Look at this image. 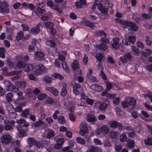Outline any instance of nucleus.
I'll return each instance as SVG.
<instances>
[{"mask_svg": "<svg viewBox=\"0 0 152 152\" xmlns=\"http://www.w3.org/2000/svg\"><path fill=\"white\" fill-rule=\"evenodd\" d=\"M107 107V104L104 102H101L99 106V108L101 110H103Z\"/></svg>", "mask_w": 152, "mask_h": 152, "instance_id": "obj_41", "label": "nucleus"}, {"mask_svg": "<svg viewBox=\"0 0 152 152\" xmlns=\"http://www.w3.org/2000/svg\"><path fill=\"white\" fill-rule=\"evenodd\" d=\"M34 69H35L34 71L38 73L43 72L45 70L44 67L42 65H37Z\"/></svg>", "mask_w": 152, "mask_h": 152, "instance_id": "obj_19", "label": "nucleus"}, {"mask_svg": "<svg viewBox=\"0 0 152 152\" xmlns=\"http://www.w3.org/2000/svg\"><path fill=\"white\" fill-rule=\"evenodd\" d=\"M144 141L146 145H152V138H148L146 140Z\"/></svg>", "mask_w": 152, "mask_h": 152, "instance_id": "obj_49", "label": "nucleus"}, {"mask_svg": "<svg viewBox=\"0 0 152 152\" xmlns=\"http://www.w3.org/2000/svg\"><path fill=\"white\" fill-rule=\"evenodd\" d=\"M86 120L89 122H94L95 120V116L92 115L88 114L86 117Z\"/></svg>", "mask_w": 152, "mask_h": 152, "instance_id": "obj_32", "label": "nucleus"}, {"mask_svg": "<svg viewBox=\"0 0 152 152\" xmlns=\"http://www.w3.org/2000/svg\"><path fill=\"white\" fill-rule=\"evenodd\" d=\"M91 88L95 91H99L101 90V87L99 85H91Z\"/></svg>", "mask_w": 152, "mask_h": 152, "instance_id": "obj_29", "label": "nucleus"}, {"mask_svg": "<svg viewBox=\"0 0 152 152\" xmlns=\"http://www.w3.org/2000/svg\"><path fill=\"white\" fill-rule=\"evenodd\" d=\"M125 25L127 27H130L132 31H137L138 29V27L134 23L126 21L125 22Z\"/></svg>", "mask_w": 152, "mask_h": 152, "instance_id": "obj_12", "label": "nucleus"}, {"mask_svg": "<svg viewBox=\"0 0 152 152\" xmlns=\"http://www.w3.org/2000/svg\"><path fill=\"white\" fill-rule=\"evenodd\" d=\"M126 139V136L125 134H122L120 136V140L121 142H124Z\"/></svg>", "mask_w": 152, "mask_h": 152, "instance_id": "obj_43", "label": "nucleus"}, {"mask_svg": "<svg viewBox=\"0 0 152 152\" xmlns=\"http://www.w3.org/2000/svg\"><path fill=\"white\" fill-rule=\"evenodd\" d=\"M86 102L88 104L92 105L94 103V101L92 99L88 98L86 99Z\"/></svg>", "mask_w": 152, "mask_h": 152, "instance_id": "obj_59", "label": "nucleus"}, {"mask_svg": "<svg viewBox=\"0 0 152 152\" xmlns=\"http://www.w3.org/2000/svg\"><path fill=\"white\" fill-rule=\"evenodd\" d=\"M5 50L3 47L0 48V57L2 58H5L4 52Z\"/></svg>", "mask_w": 152, "mask_h": 152, "instance_id": "obj_40", "label": "nucleus"}, {"mask_svg": "<svg viewBox=\"0 0 152 152\" xmlns=\"http://www.w3.org/2000/svg\"><path fill=\"white\" fill-rule=\"evenodd\" d=\"M76 140L77 142L81 145H84L86 143V141L84 139L81 137H77Z\"/></svg>", "mask_w": 152, "mask_h": 152, "instance_id": "obj_36", "label": "nucleus"}, {"mask_svg": "<svg viewBox=\"0 0 152 152\" xmlns=\"http://www.w3.org/2000/svg\"><path fill=\"white\" fill-rule=\"evenodd\" d=\"M102 132L104 134H107L109 131L108 127L106 125H103L101 126Z\"/></svg>", "mask_w": 152, "mask_h": 152, "instance_id": "obj_28", "label": "nucleus"}, {"mask_svg": "<svg viewBox=\"0 0 152 152\" xmlns=\"http://www.w3.org/2000/svg\"><path fill=\"white\" fill-rule=\"evenodd\" d=\"M100 41L102 43L98 45V49L102 51H105L107 48L106 44L110 43L108 39H101Z\"/></svg>", "mask_w": 152, "mask_h": 152, "instance_id": "obj_4", "label": "nucleus"}, {"mask_svg": "<svg viewBox=\"0 0 152 152\" xmlns=\"http://www.w3.org/2000/svg\"><path fill=\"white\" fill-rule=\"evenodd\" d=\"M46 102L49 104H52L54 103V101L51 98L48 97L46 99Z\"/></svg>", "mask_w": 152, "mask_h": 152, "instance_id": "obj_57", "label": "nucleus"}, {"mask_svg": "<svg viewBox=\"0 0 152 152\" xmlns=\"http://www.w3.org/2000/svg\"><path fill=\"white\" fill-rule=\"evenodd\" d=\"M43 122L42 121H37L34 124V127H37L41 126L43 124Z\"/></svg>", "mask_w": 152, "mask_h": 152, "instance_id": "obj_54", "label": "nucleus"}, {"mask_svg": "<svg viewBox=\"0 0 152 152\" xmlns=\"http://www.w3.org/2000/svg\"><path fill=\"white\" fill-rule=\"evenodd\" d=\"M4 84L5 86L6 89L8 91H12L14 92L18 91V87L15 86L10 82L7 80L4 81Z\"/></svg>", "mask_w": 152, "mask_h": 152, "instance_id": "obj_2", "label": "nucleus"}, {"mask_svg": "<svg viewBox=\"0 0 152 152\" xmlns=\"http://www.w3.org/2000/svg\"><path fill=\"white\" fill-rule=\"evenodd\" d=\"M15 111V112H17L19 113L21 112L22 111V108L20 107L19 105L18 106L16 107L15 109H13Z\"/></svg>", "mask_w": 152, "mask_h": 152, "instance_id": "obj_63", "label": "nucleus"}, {"mask_svg": "<svg viewBox=\"0 0 152 152\" xmlns=\"http://www.w3.org/2000/svg\"><path fill=\"white\" fill-rule=\"evenodd\" d=\"M52 80L51 77L48 76H45L43 78V81L47 83H50Z\"/></svg>", "mask_w": 152, "mask_h": 152, "instance_id": "obj_35", "label": "nucleus"}, {"mask_svg": "<svg viewBox=\"0 0 152 152\" xmlns=\"http://www.w3.org/2000/svg\"><path fill=\"white\" fill-rule=\"evenodd\" d=\"M58 122L61 124H64L66 122L65 120L64 117L62 116H60L58 118Z\"/></svg>", "mask_w": 152, "mask_h": 152, "instance_id": "obj_48", "label": "nucleus"}, {"mask_svg": "<svg viewBox=\"0 0 152 152\" xmlns=\"http://www.w3.org/2000/svg\"><path fill=\"white\" fill-rule=\"evenodd\" d=\"M132 58V55L129 52H126L123 56L121 57L119 59L123 63H126L128 60H130Z\"/></svg>", "mask_w": 152, "mask_h": 152, "instance_id": "obj_7", "label": "nucleus"}, {"mask_svg": "<svg viewBox=\"0 0 152 152\" xmlns=\"http://www.w3.org/2000/svg\"><path fill=\"white\" fill-rule=\"evenodd\" d=\"M127 146L129 148H133L135 146V142L134 140H129L128 142Z\"/></svg>", "mask_w": 152, "mask_h": 152, "instance_id": "obj_38", "label": "nucleus"}, {"mask_svg": "<svg viewBox=\"0 0 152 152\" xmlns=\"http://www.w3.org/2000/svg\"><path fill=\"white\" fill-rule=\"evenodd\" d=\"M25 64L24 62L23 61H18L17 64V66L19 69L21 68L24 67Z\"/></svg>", "mask_w": 152, "mask_h": 152, "instance_id": "obj_44", "label": "nucleus"}, {"mask_svg": "<svg viewBox=\"0 0 152 152\" xmlns=\"http://www.w3.org/2000/svg\"><path fill=\"white\" fill-rule=\"evenodd\" d=\"M64 140L62 138H59L56 140L57 143L62 145L64 143Z\"/></svg>", "mask_w": 152, "mask_h": 152, "instance_id": "obj_58", "label": "nucleus"}, {"mask_svg": "<svg viewBox=\"0 0 152 152\" xmlns=\"http://www.w3.org/2000/svg\"><path fill=\"white\" fill-rule=\"evenodd\" d=\"M103 144L104 146L108 147H110L111 145L110 143L107 139H106L104 140Z\"/></svg>", "mask_w": 152, "mask_h": 152, "instance_id": "obj_51", "label": "nucleus"}, {"mask_svg": "<svg viewBox=\"0 0 152 152\" xmlns=\"http://www.w3.org/2000/svg\"><path fill=\"white\" fill-rule=\"evenodd\" d=\"M72 67L74 71V75L76 76L77 74L80 75L82 74L81 70L80 69L79 64L76 60H74L72 62Z\"/></svg>", "mask_w": 152, "mask_h": 152, "instance_id": "obj_3", "label": "nucleus"}, {"mask_svg": "<svg viewBox=\"0 0 152 152\" xmlns=\"http://www.w3.org/2000/svg\"><path fill=\"white\" fill-rule=\"evenodd\" d=\"M46 27L48 28H51L53 27V23L51 22H47L44 23Z\"/></svg>", "mask_w": 152, "mask_h": 152, "instance_id": "obj_45", "label": "nucleus"}, {"mask_svg": "<svg viewBox=\"0 0 152 152\" xmlns=\"http://www.w3.org/2000/svg\"><path fill=\"white\" fill-rule=\"evenodd\" d=\"M18 130L19 131V137H20L24 136V135L25 134V132L24 130L22 129H20L19 130V129H18Z\"/></svg>", "mask_w": 152, "mask_h": 152, "instance_id": "obj_47", "label": "nucleus"}, {"mask_svg": "<svg viewBox=\"0 0 152 152\" xmlns=\"http://www.w3.org/2000/svg\"><path fill=\"white\" fill-rule=\"evenodd\" d=\"M113 43L111 45L112 47L115 49H117L119 48V44L118 41L119 40V39H113Z\"/></svg>", "mask_w": 152, "mask_h": 152, "instance_id": "obj_20", "label": "nucleus"}, {"mask_svg": "<svg viewBox=\"0 0 152 152\" xmlns=\"http://www.w3.org/2000/svg\"><path fill=\"white\" fill-rule=\"evenodd\" d=\"M10 10L7 4L4 2H1L0 1V12L2 13H8Z\"/></svg>", "mask_w": 152, "mask_h": 152, "instance_id": "obj_5", "label": "nucleus"}, {"mask_svg": "<svg viewBox=\"0 0 152 152\" xmlns=\"http://www.w3.org/2000/svg\"><path fill=\"white\" fill-rule=\"evenodd\" d=\"M41 24L40 22L35 27L31 28L30 31V33L31 34H35L39 33L41 31L40 27Z\"/></svg>", "mask_w": 152, "mask_h": 152, "instance_id": "obj_10", "label": "nucleus"}, {"mask_svg": "<svg viewBox=\"0 0 152 152\" xmlns=\"http://www.w3.org/2000/svg\"><path fill=\"white\" fill-rule=\"evenodd\" d=\"M132 50L137 55L140 52V50L138 48L135 46H133L132 47Z\"/></svg>", "mask_w": 152, "mask_h": 152, "instance_id": "obj_55", "label": "nucleus"}, {"mask_svg": "<svg viewBox=\"0 0 152 152\" xmlns=\"http://www.w3.org/2000/svg\"><path fill=\"white\" fill-rule=\"evenodd\" d=\"M15 84L21 89H24L28 86L27 82L25 81H22L21 82L16 81L15 82Z\"/></svg>", "mask_w": 152, "mask_h": 152, "instance_id": "obj_13", "label": "nucleus"}, {"mask_svg": "<svg viewBox=\"0 0 152 152\" xmlns=\"http://www.w3.org/2000/svg\"><path fill=\"white\" fill-rule=\"evenodd\" d=\"M45 44L51 47L54 46L56 45L55 42L51 40H46Z\"/></svg>", "mask_w": 152, "mask_h": 152, "instance_id": "obj_34", "label": "nucleus"}, {"mask_svg": "<svg viewBox=\"0 0 152 152\" xmlns=\"http://www.w3.org/2000/svg\"><path fill=\"white\" fill-rule=\"evenodd\" d=\"M22 117L26 118L27 115H28V111L27 110H24L23 111L22 113Z\"/></svg>", "mask_w": 152, "mask_h": 152, "instance_id": "obj_52", "label": "nucleus"}, {"mask_svg": "<svg viewBox=\"0 0 152 152\" xmlns=\"http://www.w3.org/2000/svg\"><path fill=\"white\" fill-rule=\"evenodd\" d=\"M99 148L97 147L92 145L89 147L87 151L88 152H97Z\"/></svg>", "mask_w": 152, "mask_h": 152, "instance_id": "obj_27", "label": "nucleus"}, {"mask_svg": "<svg viewBox=\"0 0 152 152\" xmlns=\"http://www.w3.org/2000/svg\"><path fill=\"white\" fill-rule=\"evenodd\" d=\"M55 135V133L52 130H50L47 133L46 137L48 139H50Z\"/></svg>", "mask_w": 152, "mask_h": 152, "instance_id": "obj_33", "label": "nucleus"}, {"mask_svg": "<svg viewBox=\"0 0 152 152\" xmlns=\"http://www.w3.org/2000/svg\"><path fill=\"white\" fill-rule=\"evenodd\" d=\"M6 117L5 115H0V119L1 120L3 121L5 124H7L10 123V120H7Z\"/></svg>", "mask_w": 152, "mask_h": 152, "instance_id": "obj_37", "label": "nucleus"}, {"mask_svg": "<svg viewBox=\"0 0 152 152\" xmlns=\"http://www.w3.org/2000/svg\"><path fill=\"white\" fill-rule=\"evenodd\" d=\"M80 134L81 136H83L85 135L86 133L88 132V130L86 122H82L80 125Z\"/></svg>", "mask_w": 152, "mask_h": 152, "instance_id": "obj_6", "label": "nucleus"}, {"mask_svg": "<svg viewBox=\"0 0 152 152\" xmlns=\"http://www.w3.org/2000/svg\"><path fill=\"white\" fill-rule=\"evenodd\" d=\"M95 34L97 37L104 36V37H102V38H107L105 37L107 36V34L103 30L96 31L95 33Z\"/></svg>", "mask_w": 152, "mask_h": 152, "instance_id": "obj_17", "label": "nucleus"}, {"mask_svg": "<svg viewBox=\"0 0 152 152\" xmlns=\"http://www.w3.org/2000/svg\"><path fill=\"white\" fill-rule=\"evenodd\" d=\"M111 126L114 129L118 128L119 132H120L121 130L123 129L124 127L121 123L115 121H113L111 122Z\"/></svg>", "mask_w": 152, "mask_h": 152, "instance_id": "obj_9", "label": "nucleus"}, {"mask_svg": "<svg viewBox=\"0 0 152 152\" xmlns=\"http://www.w3.org/2000/svg\"><path fill=\"white\" fill-rule=\"evenodd\" d=\"M110 135L111 137L113 139L115 138L117 136V133L115 131L110 132Z\"/></svg>", "mask_w": 152, "mask_h": 152, "instance_id": "obj_53", "label": "nucleus"}, {"mask_svg": "<svg viewBox=\"0 0 152 152\" xmlns=\"http://www.w3.org/2000/svg\"><path fill=\"white\" fill-rule=\"evenodd\" d=\"M12 139L11 136L9 134H4L1 138V142L5 144L10 143Z\"/></svg>", "mask_w": 152, "mask_h": 152, "instance_id": "obj_8", "label": "nucleus"}, {"mask_svg": "<svg viewBox=\"0 0 152 152\" xmlns=\"http://www.w3.org/2000/svg\"><path fill=\"white\" fill-rule=\"evenodd\" d=\"M61 64L63 68L64 69L66 70L68 69L66 63L65 61H62Z\"/></svg>", "mask_w": 152, "mask_h": 152, "instance_id": "obj_60", "label": "nucleus"}, {"mask_svg": "<svg viewBox=\"0 0 152 152\" xmlns=\"http://www.w3.org/2000/svg\"><path fill=\"white\" fill-rule=\"evenodd\" d=\"M45 89L47 91L52 93L55 96H57L58 94V91L54 87H46L45 88Z\"/></svg>", "mask_w": 152, "mask_h": 152, "instance_id": "obj_16", "label": "nucleus"}, {"mask_svg": "<svg viewBox=\"0 0 152 152\" xmlns=\"http://www.w3.org/2000/svg\"><path fill=\"white\" fill-rule=\"evenodd\" d=\"M142 15L143 18L145 19H148L151 18V16L149 15L146 13H142Z\"/></svg>", "mask_w": 152, "mask_h": 152, "instance_id": "obj_62", "label": "nucleus"}, {"mask_svg": "<svg viewBox=\"0 0 152 152\" xmlns=\"http://www.w3.org/2000/svg\"><path fill=\"white\" fill-rule=\"evenodd\" d=\"M17 123L18 124H23V126L25 127H27L28 126V124L26 122L25 119L21 118L19 120H17L16 121Z\"/></svg>", "mask_w": 152, "mask_h": 152, "instance_id": "obj_24", "label": "nucleus"}, {"mask_svg": "<svg viewBox=\"0 0 152 152\" xmlns=\"http://www.w3.org/2000/svg\"><path fill=\"white\" fill-rule=\"evenodd\" d=\"M36 58L37 60H40L43 58L45 55L44 53L40 51H38L36 52L35 54Z\"/></svg>", "mask_w": 152, "mask_h": 152, "instance_id": "obj_23", "label": "nucleus"}, {"mask_svg": "<svg viewBox=\"0 0 152 152\" xmlns=\"http://www.w3.org/2000/svg\"><path fill=\"white\" fill-rule=\"evenodd\" d=\"M56 29L53 27L50 29V33L53 36H54L56 33Z\"/></svg>", "mask_w": 152, "mask_h": 152, "instance_id": "obj_64", "label": "nucleus"}, {"mask_svg": "<svg viewBox=\"0 0 152 152\" xmlns=\"http://www.w3.org/2000/svg\"><path fill=\"white\" fill-rule=\"evenodd\" d=\"M37 11L39 13L41 14H45L46 11L45 9L39 8V9H37L36 11H34L33 12L36 14V15L37 16H38L39 14V13L37 12Z\"/></svg>", "mask_w": 152, "mask_h": 152, "instance_id": "obj_26", "label": "nucleus"}, {"mask_svg": "<svg viewBox=\"0 0 152 152\" xmlns=\"http://www.w3.org/2000/svg\"><path fill=\"white\" fill-rule=\"evenodd\" d=\"M98 9L99 10L101 11L102 13L106 14L108 11V8L107 7H104L103 5L100 3L97 5Z\"/></svg>", "mask_w": 152, "mask_h": 152, "instance_id": "obj_14", "label": "nucleus"}, {"mask_svg": "<svg viewBox=\"0 0 152 152\" xmlns=\"http://www.w3.org/2000/svg\"><path fill=\"white\" fill-rule=\"evenodd\" d=\"M7 110L9 113V116L12 119L15 118L17 116V114L15 110L10 107H7Z\"/></svg>", "mask_w": 152, "mask_h": 152, "instance_id": "obj_11", "label": "nucleus"}, {"mask_svg": "<svg viewBox=\"0 0 152 152\" xmlns=\"http://www.w3.org/2000/svg\"><path fill=\"white\" fill-rule=\"evenodd\" d=\"M105 83H106V90L109 91L112 88V85L109 82L105 81H104Z\"/></svg>", "mask_w": 152, "mask_h": 152, "instance_id": "obj_50", "label": "nucleus"}, {"mask_svg": "<svg viewBox=\"0 0 152 152\" xmlns=\"http://www.w3.org/2000/svg\"><path fill=\"white\" fill-rule=\"evenodd\" d=\"M52 76L55 78H58L60 80H62L64 78V77L63 76L57 73H54L53 74Z\"/></svg>", "mask_w": 152, "mask_h": 152, "instance_id": "obj_42", "label": "nucleus"}, {"mask_svg": "<svg viewBox=\"0 0 152 152\" xmlns=\"http://www.w3.org/2000/svg\"><path fill=\"white\" fill-rule=\"evenodd\" d=\"M122 41L124 45H129L131 43L134 44L135 42V39H122Z\"/></svg>", "mask_w": 152, "mask_h": 152, "instance_id": "obj_15", "label": "nucleus"}, {"mask_svg": "<svg viewBox=\"0 0 152 152\" xmlns=\"http://www.w3.org/2000/svg\"><path fill=\"white\" fill-rule=\"evenodd\" d=\"M95 57L97 60L99 61H101L104 58L103 54L100 53H97Z\"/></svg>", "mask_w": 152, "mask_h": 152, "instance_id": "obj_31", "label": "nucleus"}, {"mask_svg": "<svg viewBox=\"0 0 152 152\" xmlns=\"http://www.w3.org/2000/svg\"><path fill=\"white\" fill-rule=\"evenodd\" d=\"M85 24L87 26L90 27L92 29H94V28L96 26V25H97L96 23H92L90 21L86 20L85 22Z\"/></svg>", "mask_w": 152, "mask_h": 152, "instance_id": "obj_22", "label": "nucleus"}, {"mask_svg": "<svg viewBox=\"0 0 152 152\" xmlns=\"http://www.w3.org/2000/svg\"><path fill=\"white\" fill-rule=\"evenodd\" d=\"M33 69V66L31 64H27L24 65L23 70L26 72H29Z\"/></svg>", "mask_w": 152, "mask_h": 152, "instance_id": "obj_21", "label": "nucleus"}, {"mask_svg": "<svg viewBox=\"0 0 152 152\" xmlns=\"http://www.w3.org/2000/svg\"><path fill=\"white\" fill-rule=\"evenodd\" d=\"M87 77L91 82H95L98 81V79L96 77L88 73L87 75Z\"/></svg>", "mask_w": 152, "mask_h": 152, "instance_id": "obj_25", "label": "nucleus"}, {"mask_svg": "<svg viewBox=\"0 0 152 152\" xmlns=\"http://www.w3.org/2000/svg\"><path fill=\"white\" fill-rule=\"evenodd\" d=\"M127 101H125L122 102L121 105L124 108H127L129 110H131L134 108V105L136 103V101L133 98H130L129 97Z\"/></svg>", "mask_w": 152, "mask_h": 152, "instance_id": "obj_1", "label": "nucleus"}, {"mask_svg": "<svg viewBox=\"0 0 152 152\" xmlns=\"http://www.w3.org/2000/svg\"><path fill=\"white\" fill-rule=\"evenodd\" d=\"M13 94L12 93L10 92L7 93L6 95V99L8 102H11L12 101Z\"/></svg>", "mask_w": 152, "mask_h": 152, "instance_id": "obj_30", "label": "nucleus"}, {"mask_svg": "<svg viewBox=\"0 0 152 152\" xmlns=\"http://www.w3.org/2000/svg\"><path fill=\"white\" fill-rule=\"evenodd\" d=\"M65 106L66 109L70 112H72L74 109V107L69 103H66Z\"/></svg>", "mask_w": 152, "mask_h": 152, "instance_id": "obj_39", "label": "nucleus"}, {"mask_svg": "<svg viewBox=\"0 0 152 152\" xmlns=\"http://www.w3.org/2000/svg\"><path fill=\"white\" fill-rule=\"evenodd\" d=\"M115 150L116 151L119 152L121 151L122 148V147L121 145H118L115 146Z\"/></svg>", "mask_w": 152, "mask_h": 152, "instance_id": "obj_61", "label": "nucleus"}, {"mask_svg": "<svg viewBox=\"0 0 152 152\" xmlns=\"http://www.w3.org/2000/svg\"><path fill=\"white\" fill-rule=\"evenodd\" d=\"M36 142L37 141L32 137H29L27 139V142L30 147L35 145Z\"/></svg>", "mask_w": 152, "mask_h": 152, "instance_id": "obj_18", "label": "nucleus"}, {"mask_svg": "<svg viewBox=\"0 0 152 152\" xmlns=\"http://www.w3.org/2000/svg\"><path fill=\"white\" fill-rule=\"evenodd\" d=\"M47 96V95L46 94H41L38 95L37 98L39 100H41L46 98Z\"/></svg>", "mask_w": 152, "mask_h": 152, "instance_id": "obj_46", "label": "nucleus"}, {"mask_svg": "<svg viewBox=\"0 0 152 152\" xmlns=\"http://www.w3.org/2000/svg\"><path fill=\"white\" fill-rule=\"evenodd\" d=\"M5 126V129L6 130H10L12 129V126L10 124H6Z\"/></svg>", "mask_w": 152, "mask_h": 152, "instance_id": "obj_56", "label": "nucleus"}]
</instances>
